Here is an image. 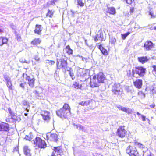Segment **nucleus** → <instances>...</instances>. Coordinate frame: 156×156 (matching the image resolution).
<instances>
[{"label":"nucleus","instance_id":"obj_1","mask_svg":"<svg viewBox=\"0 0 156 156\" xmlns=\"http://www.w3.org/2000/svg\"><path fill=\"white\" fill-rule=\"evenodd\" d=\"M70 108L68 104L65 103L62 108L57 110L56 113L57 115L61 118H66L70 115Z\"/></svg>","mask_w":156,"mask_h":156},{"label":"nucleus","instance_id":"obj_2","mask_svg":"<svg viewBox=\"0 0 156 156\" xmlns=\"http://www.w3.org/2000/svg\"><path fill=\"white\" fill-rule=\"evenodd\" d=\"M59 60L57 61V67L58 69H63L68 70L69 67H67V58L65 55H62L61 59L58 58Z\"/></svg>","mask_w":156,"mask_h":156},{"label":"nucleus","instance_id":"obj_3","mask_svg":"<svg viewBox=\"0 0 156 156\" xmlns=\"http://www.w3.org/2000/svg\"><path fill=\"white\" fill-rule=\"evenodd\" d=\"M146 71L145 68L142 67H136L132 70L133 76L134 77H137L136 75L139 76H144Z\"/></svg>","mask_w":156,"mask_h":156},{"label":"nucleus","instance_id":"obj_4","mask_svg":"<svg viewBox=\"0 0 156 156\" xmlns=\"http://www.w3.org/2000/svg\"><path fill=\"white\" fill-rule=\"evenodd\" d=\"M32 142L35 145L34 147L37 146L38 147L41 148H44L46 147L45 141L39 137H36L35 139H34Z\"/></svg>","mask_w":156,"mask_h":156},{"label":"nucleus","instance_id":"obj_5","mask_svg":"<svg viewBox=\"0 0 156 156\" xmlns=\"http://www.w3.org/2000/svg\"><path fill=\"white\" fill-rule=\"evenodd\" d=\"M126 152L130 156H139L136 148L134 146L129 145L128 146L126 149Z\"/></svg>","mask_w":156,"mask_h":156},{"label":"nucleus","instance_id":"obj_6","mask_svg":"<svg viewBox=\"0 0 156 156\" xmlns=\"http://www.w3.org/2000/svg\"><path fill=\"white\" fill-rule=\"evenodd\" d=\"M23 76L24 78H25L26 80L27 81V83L29 86L31 88H33L34 87L35 83V78L33 77H31L24 73L23 74Z\"/></svg>","mask_w":156,"mask_h":156},{"label":"nucleus","instance_id":"obj_7","mask_svg":"<svg viewBox=\"0 0 156 156\" xmlns=\"http://www.w3.org/2000/svg\"><path fill=\"white\" fill-rule=\"evenodd\" d=\"M50 114V112L48 111H43L41 112V115L45 122L48 123L49 122L51 118Z\"/></svg>","mask_w":156,"mask_h":156},{"label":"nucleus","instance_id":"obj_8","mask_svg":"<svg viewBox=\"0 0 156 156\" xmlns=\"http://www.w3.org/2000/svg\"><path fill=\"white\" fill-rule=\"evenodd\" d=\"M46 138L48 140L57 142L58 137V135L55 133H48L46 134Z\"/></svg>","mask_w":156,"mask_h":156},{"label":"nucleus","instance_id":"obj_9","mask_svg":"<svg viewBox=\"0 0 156 156\" xmlns=\"http://www.w3.org/2000/svg\"><path fill=\"white\" fill-rule=\"evenodd\" d=\"M126 132L124 129V126H121L117 129V135L119 137H124L125 136Z\"/></svg>","mask_w":156,"mask_h":156},{"label":"nucleus","instance_id":"obj_10","mask_svg":"<svg viewBox=\"0 0 156 156\" xmlns=\"http://www.w3.org/2000/svg\"><path fill=\"white\" fill-rule=\"evenodd\" d=\"M120 84L119 83H115L112 86V92L115 95H118L120 92Z\"/></svg>","mask_w":156,"mask_h":156},{"label":"nucleus","instance_id":"obj_11","mask_svg":"<svg viewBox=\"0 0 156 156\" xmlns=\"http://www.w3.org/2000/svg\"><path fill=\"white\" fill-rule=\"evenodd\" d=\"M91 80L90 82V85L91 87L94 88L98 87L100 85V83L97 80L96 76H94L92 79L90 78Z\"/></svg>","mask_w":156,"mask_h":156},{"label":"nucleus","instance_id":"obj_12","mask_svg":"<svg viewBox=\"0 0 156 156\" xmlns=\"http://www.w3.org/2000/svg\"><path fill=\"white\" fill-rule=\"evenodd\" d=\"M96 76V78L97 79V80L100 83H103L104 81L105 80L106 78L104 75L103 73L102 72H100L96 75H94Z\"/></svg>","mask_w":156,"mask_h":156},{"label":"nucleus","instance_id":"obj_13","mask_svg":"<svg viewBox=\"0 0 156 156\" xmlns=\"http://www.w3.org/2000/svg\"><path fill=\"white\" fill-rule=\"evenodd\" d=\"M43 91L42 89L40 87H38L36 90L33 91V93L35 94V97L38 99H41L42 97L41 96V93Z\"/></svg>","mask_w":156,"mask_h":156},{"label":"nucleus","instance_id":"obj_14","mask_svg":"<svg viewBox=\"0 0 156 156\" xmlns=\"http://www.w3.org/2000/svg\"><path fill=\"white\" fill-rule=\"evenodd\" d=\"M103 32L101 30H99L97 34L95 37L94 40L96 41L99 40L101 41H103Z\"/></svg>","mask_w":156,"mask_h":156},{"label":"nucleus","instance_id":"obj_15","mask_svg":"<svg viewBox=\"0 0 156 156\" xmlns=\"http://www.w3.org/2000/svg\"><path fill=\"white\" fill-rule=\"evenodd\" d=\"M117 107L119 110L127 113L128 114H131L133 111V109H131L128 108H125L121 105L117 106Z\"/></svg>","mask_w":156,"mask_h":156},{"label":"nucleus","instance_id":"obj_16","mask_svg":"<svg viewBox=\"0 0 156 156\" xmlns=\"http://www.w3.org/2000/svg\"><path fill=\"white\" fill-rule=\"evenodd\" d=\"M8 111L10 115L11 119L12 120V121H10L9 119H8V121L7 120V122H14V121L16 120V119L17 117L15 115L14 112L12 111L11 108H9L8 109Z\"/></svg>","mask_w":156,"mask_h":156},{"label":"nucleus","instance_id":"obj_17","mask_svg":"<svg viewBox=\"0 0 156 156\" xmlns=\"http://www.w3.org/2000/svg\"><path fill=\"white\" fill-rule=\"evenodd\" d=\"M153 44L150 41H147L144 44V47L147 51H149L152 48Z\"/></svg>","mask_w":156,"mask_h":156},{"label":"nucleus","instance_id":"obj_18","mask_svg":"<svg viewBox=\"0 0 156 156\" xmlns=\"http://www.w3.org/2000/svg\"><path fill=\"white\" fill-rule=\"evenodd\" d=\"M9 129L8 124L4 123H0V131H8Z\"/></svg>","mask_w":156,"mask_h":156},{"label":"nucleus","instance_id":"obj_19","mask_svg":"<svg viewBox=\"0 0 156 156\" xmlns=\"http://www.w3.org/2000/svg\"><path fill=\"white\" fill-rule=\"evenodd\" d=\"M134 85L138 89L141 88L142 85V80L141 79H137L133 82Z\"/></svg>","mask_w":156,"mask_h":156},{"label":"nucleus","instance_id":"obj_20","mask_svg":"<svg viewBox=\"0 0 156 156\" xmlns=\"http://www.w3.org/2000/svg\"><path fill=\"white\" fill-rule=\"evenodd\" d=\"M98 48L101 51L102 54L104 55H108V52L107 50L104 48L102 46L101 44L97 46Z\"/></svg>","mask_w":156,"mask_h":156},{"label":"nucleus","instance_id":"obj_21","mask_svg":"<svg viewBox=\"0 0 156 156\" xmlns=\"http://www.w3.org/2000/svg\"><path fill=\"white\" fill-rule=\"evenodd\" d=\"M53 150L57 155L61 156L63 154L61 148L60 147H54Z\"/></svg>","mask_w":156,"mask_h":156},{"label":"nucleus","instance_id":"obj_22","mask_svg":"<svg viewBox=\"0 0 156 156\" xmlns=\"http://www.w3.org/2000/svg\"><path fill=\"white\" fill-rule=\"evenodd\" d=\"M41 27H42L41 25H38L37 24L36 25L35 27V29L34 30L35 33L38 34H41L42 30Z\"/></svg>","mask_w":156,"mask_h":156},{"label":"nucleus","instance_id":"obj_23","mask_svg":"<svg viewBox=\"0 0 156 156\" xmlns=\"http://www.w3.org/2000/svg\"><path fill=\"white\" fill-rule=\"evenodd\" d=\"M139 61L142 64H144L147 62L149 59L147 56H143L139 57L138 58Z\"/></svg>","mask_w":156,"mask_h":156},{"label":"nucleus","instance_id":"obj_24","mask_svg":"<svg viewBox=\"0 0 156 156\" xmlns=\"http://www.w3.org/2000/svg\"><path fill=\"white\" fill-rule=\"evenodd\" d=\"M23 152L26 156H31L30 153V150L27 146H25L23 147Z\"/></svg>","mask_w":156,"mask_h":156},{"label":"nucleus","instance_id":"obj_25","mask_svg":"<svg viewBox=\"0 0 156 156\" xmlns=\"http://www.w3.org/2000/svg\"><path fill=\"white\" fill-rule=\"evenodd\" d=\"M74 126L79 130H81L83 132H85L86 131L85 127L83 126L80 124L75 125L74 124Z\"/></svg>","mask_w":156,"mask_h":156},{"label":"nucleus","instance_id":"obj_26","mask_svg":"<svg viewBox=\"0 0 156 156\" xmlns=\"http://www.w3.org/2000/svg\"><path fill=\"white\" fill-rule=\"evenodd\" d=\"M107 12L112 15H114L116 13V11L115 8L112 7H108Z\"/></svg>","mask_w":156,"mask_h":156},{"label":"nucleus","instance_id":"obj_27","mask_svg":"<svg viewBox=\"0 0 156 156\" xmlns=\"http://www.w3.org/2000/svg\"><path fill=\"white\" fill-rule=\"evenodd\" d=\"M71 87L74 88L75 89H78L81 88V86L80 85L78 82H74L73 84L72 85Z\"/></svg>","mask_w":156,"mask_h":156},{"label":"nucleus","instance_id":"obj_28","mask_svg":"<svg viewBox=\"0 0 156 156\" xmlns=\"http://www.w3.org/2000/svg\"><path fill=\"white\" fill-rule=\"evenodd\" d=\"M41 42V41L40 39L35 38L31 42V44L34 45H36L40 44Z\"/></svg>","mask_w":156,"mask_h":156},{"label":"nucleus","instance_id":"obj_29","mask_svg":"<svg viewBox=\"0 0 156 156\" xmlns=\"http://www.w3.org/2000/svg\"><path fill=\"white\" fill-rule=\"evenodd\" d=\"M67 71H69V74L71 78L73 80L75 79V77L72 69L70 68H69L68 70Z\"/></svg>","mask_w":156,"mask_h":156},{"label":"nucleus","instance_id":"obj_30","mask_svg":"<svg viewBox=\"0 0 156 156\" xmlns=\"http://www.w3.org/2000/svg\"><path fill=\"white\" fill-rule=\"evenodd\" d=\"M67 53L69 55L72 54L73 52V50L70 48V46L67 45L66 48Z\"/></svg>","mask_w":156,"mask_h":156},{"label":"nucleus","instance_id":"obj_31","mask_svg":"<svg viewBox=\"0 0 156 156\" xmlns=\"http://www.w3.org/2000/svg\"><path fill=\"white\" fill-rule=\"evenodd\" d=\"M141 151H142L144 153L143 154V156H145L148 154V151H150L148 150L147 148L145 146L144 147H143Z\"/></svg>","mask_w":156,"mask_h":156},{"label":"nucleus","instance_id":"obj_32","mask_svg":"<svg viewBox=\"0 0 156 156\" xmlns=\"http://www.w3.org/2000/svg\"><path fill=\"white\" fill-rule=\"evenodd\" d=\"M90 101H81L79 103V104L83 106H87L89 105Z\"/></svg>","mask_w":156,"mask_h":156},{"label":"nucleus","instance_id":"obj_33","mask_svg":"<svg viewBox=\"0 0 156 156\" xmlns=\"http://www.w3.org/2000/svg\"><path fill=\"white\" fill-rule=\"evenodd\" d=\"M3 77L6 82L11 80L10 77L7 73H5L3 74Z\"/></svg>","mask_w":156,"mask_h":156},{"label":"nucleus","instance_id":"obj_34","mask_svg":"<svg viewBox=\"0 0 156 156\" xmlns=\"http://www.w3.org/2000/svg\"><path fill=\"white\" fill-rule=\"evenodd\" d=\"M33 136L32 135V133H30L28 135H26L25 139L27 140H31L32 139H33Z\"/></svg>","mask_w":156,"mask_h":156},{"label":"nucleus","instance_id":"obj_35","mask_svg":"<svg viewBox=\"0 0 156 156\" xmlns=\"http://www.w3.org/2000/svg\"><path fill=\"white\" fill-rule=\"evenodd\" d=\"M54 11L52 10H50L49 9L48 10V12L47 14V16H48L50 17H52L53 16Z\"/></svg>","mask_w":156,"mask_h":156},{"label":"nucleus","instance_id":"obj_36","mask_svg":"<svg viewBox=\"0 0 156 156\" xmlns=\"http://www.w3.org/2000/svg\"><path fill=\"white\" fill-rule=\"evenodd\" d=\"M126 90L127 92L130 93L131 94L133 93L134 91L133 88L129 87H126Z\"/></svg>","mask_w":156,"mask_h":156},{"label":"nucleus","instance_id":"obj_37","mask_svg":"<svg viewBox=\"0 0 156 156\" xmlns=\"http://www.w3.org/2000/svg\"><path fill=\"white\" fill-rule=\"evenodd\" d=\"M60 0H51L50 2H47V4L51 5H55V3L57 2Z\"/></svg>","mask_w":156,"mask_h":156},{"label":"nucleus","instance_id":"obj_38","mask_svg":"<svg viewBox=\"0 0 156 156\" xmlns=\"http://www.w3.org/2000/svg\"><path fill=\"white\" fill-rule=\"evenodd\" d=\"M20 61L23 63H26L28 64H29L30 62V60H26L25 58H21L20 59Z\"/></svg>","mask_w":156,"mask_h":156},{"label":"nucleus","instance_id":"obj_39","mask_svg":"<svg viewBox=\"0 0 156 156\" xmlns=\"http://www.w3.org/2000/svg\"><path fill=\"white\" fill-rule=\"evenodd\" d=\"M6 82L7 86L9 88V89L10 90H12V84L11 80L8 81Z\"/></svg>","mask_w":156,"mask_h":156},{"label":"nucleus","instance_id":"obj_40","mask_svg":"<svg viewBox=\"0 0 156 156\" xmlns=\"http://www.w3.org/2000/svg\"><path fill=\"white\" fill-rule=\"evenodd\" d=\"M77 1V4L81 7H83L84 5V3L83 2V0H76Z\"/></svg>","mask_w":156,"mask_h":156},{"label":"nucleus","instance_id":"obj_41","mask_svg":"<svg viewBox=\"0 0 156 156\" xmlns=\"http://www.w3.org/2000/svg\"><path fill=\"white\" fill-rule=\"evenodd\" d=\"M136 144L137 147L141 150H142V149L145 146L144 145L139 143H136Z\"/></svg>","mask_w":156,"mask_h":156},{"label":"nucleus","instance_id":"obj_42","mask_svg":"<svg viewBox=\"0 0 156 156\" xmlns=\"http://www.w3.org/2000/svg\"><path fill=\"white\" fill-rule=\"evenodd\" d=\"M26 84V83L24 81L20 83V86L22 88L23 90H24L25 89V86Z\"/></svg>","mask_w":156,"mask_h":156},{"label":"nucleus","instance_id":"obj_43","mask_svg":"<svg viewBox=\"0 0 156 156\" xmlns=\"http://www.w3.org/2000/svg\"><path fill=\"white\" fill-rule=\"evenodd\" d=\"M22 103L24 106H26L27 107H28L29 108L30 107L29 102L27 101L23 100L22 101Z\"/></svg>","mask_w":156,"mask_h":156},{"label":"nucleus","instance_id":"obj_44","mask_svg":"<svg viewBox=\"0 0 156 156\" xmlns=\"http://www.w3.org/2000/svg\"><path fill=\"white\" fill-rule=\"evenodd\" d=\"M56 56L57 57V61H58V58H59V59H61L62 58V56L64 55H62V54H60L59 52H57L56 54Z\"/></svg>","mask_w":156,"mask_h":156},{"label":"nucleus","instance_id":"obj_45","mask_svg":"<svg viewBox=\"0 0 156 156\" xmlns=\"http://www.w3.org/2000/svg\"><path fill=\"white\" fill-rule=\"evenodd\" d=\"M138 94L142 98H144L145 97V94L142 91H139L138 92Z\"/></svg>","mask_w":156,"mask_h":156},{"label":"nucleus","instance_id":"obj_46","mask_svg":"<svg viewBox=\"0 0 156 156\" xmlns=\"http://www.w3.org/2000/svg\"><path fill=\"white\" fill-rule=\"evenodd\" d=\"M129 34V33L128 32L124 34H122L121 35L122 39L124 40L125 39Z\"/></svg>","mask_w":156,"mask_h":156},{"label":"nucleus","instance_id":"obj_47","mask_svg":"<svg viewBox=\"0 0 156 156\" xmlns=\"http://www.w3.org/2000/svg\"><path fill=\"white\" fill-rule=\"evenodd\" d=\"M116 41V39L113 37L111 38L109 41V42L112 44H114Z\"/></svg>","mask_w":156,"mask_h":156},{"label":"nucleus","instance_id":"obj_48","mask_svg":"<svg viewBox=\"0 0 156 156\" xmlns=\"http://www.w3.org/2000/svg\"><path fill=\"white\" fill-rule=\"evenodd\" d=\"M16 36L17 40L18 41H20L21 39V37L20 34H16Z\"/></svg>","mask_w":156,"mask_h":156},{"label":"nucleus","instance_id":"obj_49","mask_svg":"<svg viewBox=\"0 0 156 156\" xmlns=\"http://www.w3.org/2000/svg\"><path fill=\"white\" fill-rule=\"evenodd\" d=\"M2 39L3 45L4 44H6L8 42V39L7 38L3 37H2Z\"/></svg>","mask_w":156,"mask_h":156},{"label":"nucleus","instance_id":"obj_50","mask_svg":"<svg viewBox=\"0 0 156 156\" xmlns=\"http://www.w3.org/2000/svg\"><path fill=\"white\" fill-rule=\"evenodd\" d=\"M34 58L37 61H40V58L38 55H35Z\"/></svg>","mask_w":156,"mask_h":156},{"label":"nucleus","instance_id":"obj_51","mask_svg":"<svg viewBox=\"0 0 156 156\" xmlns=\"http://www.w3.org/2000/svg\"><path fill=\"white\" fill-rule=\"evenodd\" d=\"M134 0H125L126 3L129 4H131L133 1Z\"/></svg>","mask_w":156,"mask_h":156},{"label":"nucleus","instance_id":"obj_52","mask_svg":"<svg viewBox=\"0 0 156 156\" xmlns=\"http://www.w3.org/2000/svg\"><path fill=\"white\" fill-rule=\"evenodd\" d=\"M153 12L151 11H150L149 12V15H151V18H154L155 17V16L153 15Z\"/></svg>","mask_w":156,"mask_h":156},{"label":"nucleus","instance_id":"obj_53","mask_svg":"<svg viewBox=\"0 0 156 156\" xmlns=\"http://www.w3.org/2000/svg\"><path fill=\"white\" fill-rule=\"evenodd\" d=\"M78 56H79V57H80V58H82V60L84 61H86V60L87 59L82 56H80L79 55H78Z\"/></svg>","mask_w":156,"mask_h":156},{"label":"nucleus","instance_id":"obj_54","mask_svg":"<svg viewBox=\"0 0 156 156\" xmlns=\"http://www.w3.org/2000/svg\"><path fill=\"white\" fill-rule=\"evenodd\" d=\"M148 154L145 155V156H154V155L150 151H148Z\"/></svg>","mask_w":156,"mask_h":156},{"label":"nucleus","instance_id":"obj_55","mask_svg":"<svg viewBox=\"0 0 156 156\" xmlns=\"http://www.w3.org/2000/svg\"><path fill=\"white\" fill-rule=\"evenodd\" d=\"M134 11V9L133 8H132L130 9V14L129 13L128 15H131L132 13Z\"/></svg>","mask_w":156,"mask_h":156},{"label":"nucleus","instance_id":"obj_56","mask_svg":"<svg viewBox=\"0 0 156 156\" xmlns=\"http://www.w3.org/2000/svg\"><path fill=\"white\" fill-rule=\"evenodd\" d=\"M141 116L142 118V120L143 121H146V117L145 116L143 115H141Z\"/></svg>","mask_w":156,"mask_h":156},{"label":"nucleus","instance_id":"obj_57","mask_svg":"<svg viewBox=\"0 0 156 156\" xmlns=\"http://www.w3.org/2000/svg\"><path fill=\"white\" fill-rule=\"evenodd\" d=\"M2 37H0V46H2L3 45V43H2Z\"/></svg>","mask_w":156,"mask_h":156},{"label":"nucleus","instance_id":"obj_58","mask_svg":"<svg viewBox=\"0 0 156 156\" xmlns=\"http://www.w3.org/2000/svg\"><path fill=\"white\" fill-rule=\"evenodd\" d=\"M10 27L12 29L15 30V26L13 25V24H10Z\"/></svg>","mask_w":156,"mask_h":156},{"label":"nucleus","instance_id":"obj_59","mask_svg":"<svg viewBox=\"0 0 156 156\" xmlns=\"http://www.w3.org/2000/svg\"><path fill=\"white\" fill-rule=\"evenodd\" d=\"M150 106L151 108H154L155 106V105L154 103L150 105Z\"/></svg>","mask_w":156,"mask_h":156},{"label":"nucleus","instance_id":"obj_60","mask_svg":"<svg viewBox=\"0 0 156 156\" xmlns=\"http://www.w3.org/2000/svg\"><path fill=\"white\" fill-rule=\"evenodd\" d=\"M152 67L153 68V71H156V66L153 65L152 66Z\"/></svg>","mask_w":156,"mask_h":156},{"label":"nucleus","instance_id":"obj_61","mask_svg":"<svg viewBox=\"0 0 156 156\" xmlns=\"http://www.w3.org/2000/svg\"><path fill=\"white\" fill-rule=\"evenodd\" d=\"M153 73L154 75L156 76V71H153Z\"/></svg>","mask_w":156,"mask_h":156},{"label":"nucleus","instance_id":"obj_62","mask_svg":"<svg viewBox=\"0 0 156 156\" xmlns=\"http://www.w3.org/2000/svg\"><path fill=\"white\" fill-rule=\"evenodd\" d=\"M29 108L28 107H27L26 108V110L27 112H29V108Z\"/></svg>","mask_w":156,"mask_h":156},{"label":"nucleus","instance_id":"obj_63","mask_svg":"<svg viewBox=\"0 0 156 156\" xmlns=\"http://www.w3.org/2000/svg\"><path fill=\"white\" fill-rule=\"evenodd\" d=\"M154 27H151L150 28V29L151 30H154Z\"/></svg>","mask_w":156,"mask_h":156},{"label":"nucleus","instance_id":"obj_64","mask_svg":"<svg viewBox=\"0 0 156 156\" xmlns=\"http://www.w3.org/2000/svg\"><path fill=\"white\" fill-rule=\"evenodd\" d=\"M51 156H55V153H54V152H52V153Z\"/></svg>","mask_w":156,"mask_h":156}]
</instances>
